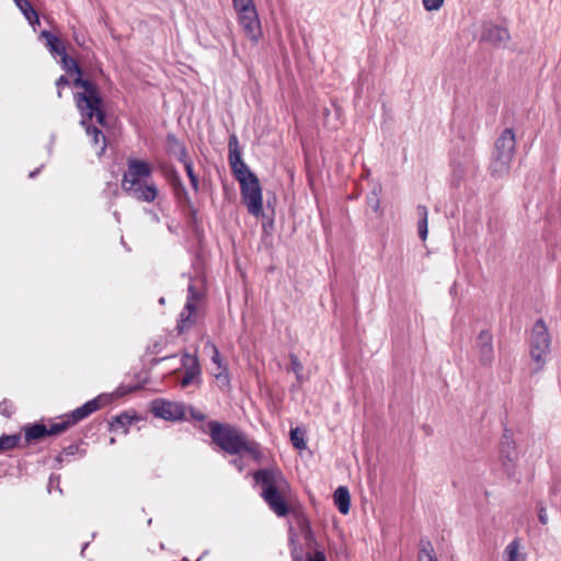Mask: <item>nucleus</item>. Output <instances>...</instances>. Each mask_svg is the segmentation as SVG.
<instances>
[{
  "instance_id": "2eb2a0df",
  "label": "nucleus",
  "mask_w": 561,
  "mask_h": 561,
  "mask_svg": "<svg viewBox=\"0 0 561 561\" xmlns=\"http://www.w3.org/2000/svg\"><path fill=\"white\" fill-rule=\"evenodd\" d=\"M481 39L495 47H505L511 39V35L504 26L485 23L482 27Z\"/></svg>"
},
{
  "instance_id": "39448f33",
  "label": "nucleus",
  "mask_w": 561,
  "mask_h": 561,
  "mask_svg": "<svg viewBox=\"0 0 561 561\" xmlns=\"http://www.w3.org/2000/svg\"><path fill=\"white\" fill-rule=\"evenodd\" d=\"M516 137L513 128H505L494 142L489 165L490 174L495 179H503L510 173L515 154Z\"/></svg>"
},
{
  "instance_id": "f8f14e48",
  "label": "nucleus",
  "mask_w": 561,
  "mask_h": 561,
  "mask_svg": "<svg viewBox=\"0 0 561 561\" xmlns=\"http://www.w3.org/2000/svg\"><path fill=\"white\" fill-rule=\"evenodd\" d=\"M151 412L157 417L175 422L184 419L185 407L180 402L159 399L152 402Z\"/></svg>"
},
{
  "instance_id": "49530a36",
  "label": "nucleus",
  "mask_w": 561,
  "mask_h": 561,
  "mask_svg": "<svg viewBox=\"0 0 561 561\" xmlns=\"http://www.w3.org/2000/svg\"><path fill=\"white\" fill-rule=\"evenodd\" d=\"M164 302H165V299H164L163 297H161V298L159 299V304H160V305H164Z\"/></svg>"
},
{
  "instance_id": "ea45409f",
  "label": "nucleus",
  "mask_w": 561,
  "mask_h": 561,
  "mask_svg": "<svg viewBox=\"0 0 561 561\" xmlns=\"http://www.w3.org/2000/svg\"><path fill=\"white\" fill-rule=\"evenodd\" d=\"M78 449V446L76 445H70L69 447L65 448L64 449V454L69 456V455H75L76 450Z\"/></svg>"
},
{
  "instance_id": "6e6552de",
  "label": "nucleus",
  "mask_w": 561,
  "mask_h": 561,
  "mask_svg": "<svg viewBox=\"0 0 561 561\" xmlns=\"http://www.w3.org/2000/svg\"><path fill=\"white\" fill-rule=\"evenodd\" d=\"M79 113L81 116L80 125L84 127L87 135L91 138V142L96 150V154L102 156L106 149V138L98 127L90 123L91 119L95 117L96 122L101 126L106 125V114L102 95L100 94V104L96 105L95 111H91V114H89V111Z\"/></svg>"
},
{
  "instance_id": "c85d7f7f",
  "label": "nucleus",
  "mask_w": 561,
  "mask_h": 561,
  "mask_svg": "<svg viewBox=\"0 0 561 561\" xmlns=\"http://www.w3.org/2000/svg\"><path fill=\"white\" fill-rule=\"evenodd\" d=\"M290 440L293 446L297 449H305L307 446L304 432L298 427L290 430Z\"/></svg>"
},
{
  "instance_id": "ddd939ff",
  "label": "nucleus",
  "mask_w": 561,
  "mask_h": 561,
  "mask_svg": "<svg viewBox=\"0 0 561 561\" xmlns=\"http://www.w3.org/2000/svg\"><path fill=\"white\" fill-rule=\"evenodd\" d=\"M473 351L482 366H490L494 359L493 335L489 330H481L473 342Z\"/></svg>"
},
{
  "instance_id": "f257e3e1",
  "label": "nucleus",
  "mask_w": 561,
  "mask_h": 561,
  "mask_svg": "<svg viewBox=\"0 0 561 561\" xmlns=\"http://www.w3.org/2000/svg\"><path fill=\"white\" fill-rule=\"evenodd\" d=\"M253 479L268 508L277 517L287 516L290 513L291 488L284 473L278 468H263L253 473Z\"/></svg>"
},
{
  "instance_id": "e433bc0d",
  "label": "nucleus",
  "mask_w": 561,
  "mask_h": 561,
  "mask_svg": "<svg viewBox=\"0 0 561 561\" xmlns=\"http://www.w3.org/2000/svg\"><path fill=\"white\" fill-rule=\"evenodd\" d=\"M12 412V405L9 402L4 401L0 403V414L11 416Z\"/></svg>"
},
{
  "instance_id": "f704fd0d",
  "label": "nucleus",
  "mask_w": 561,
  "mask_h": 561,
  "mask_svg": "<svg viewBox=\"0 0 561 561\" xmlns=\"http://www.w3.org/2000/svg\"><path fill=\"white\" fill-rule=\"evenodd\" d=\"M69 85V80L65 76H60L56 80V87H57V95L58 98H61V89Z\"/></svg>"
},
{
  "instance_id": "7ed1b4c3",
  "label": "nucleus",
  "mask_w": 561,
  "mask_h": 561,
  "mask_svg": "<svg viewBox=\"0 0 561 561\" xmlns=\"http://www.w3.org/2000/svg\"><path fill=\"white\" fill-rule=\"evenodd\" d=\"M61 66L68 73H76L73 79V85L77 92L73 94V100L79 112H87L91 114V111L96 110V105L100 104V89L99 87L89 79L82 77V70L79 67L76 59L69 57L67 51L59 55Z\"/></svg>"
},
{
  "instance_id": "f03ea898",
  "label": "nucleus",
  "mask_w": 561,
  "mask_h": 561,
  "mask_svg": "<svg viewBox=\"0 0 561 561\" xmlns=\"http://www.w3.org/2000/svg\"><path fill=\"white\" fill-rule=\"evenodd\" d=\"M151 165L141 160L128 159L127 170L122 179V188L130 197L152 203L158 197L159 190L151 179Z\"/></svg>"
},
{
  "instance_id": "bb28decb",
  "label": "nucleus",
  "mask_w": 561,
  "mask_h": 561,
  "mask_svg": "<svg viewBox=\"0 0 561 561\" xmlns=\"http://www.w3.org/2000/svg\"><path fill=\"white\" fill-rule=\"evenodd\" d=\"M18 434L0 436V453L13 449L20 442Z\"/></svg>"
},
{
  "instance_id": "c9c22d12",
  "label": "nucleus",
  "mask_w": 561,
  "mask_h": 561,
  "mask_svg": "<svg viewBox=\"0 0 561 561\" xmlns=\"http://www.w3.org/2000/svg\"><path fill=\"white\" fill-rule=\"evenodd\" d=\"M538 519L542 525L548 523L547 511L542 503L538 504Z\"/></svg>"
},
{
  "instance_id": "a211bd4d",
  "label": "nucleus",
  "mask_w": 561,
  "mask_h": 561,
  "mask_svg": "<svg viewBox=\"0 0 561 561\" xmlns=\"http://www.w3.org/2000/svg\"><path fill=\"white\" fill-rule=\"evenodd\" d=\"M213 350L211 362L217 365L218 371L215 373V378L221 381L225 386L229 387L230 378L227 366L222 363L220 353L217 346L213 343H208Z\"/></svg>"
},
{
  "instance_id": "1a4fd4ad",
  "label": "nucleus",
  "mask_w": 561,
  "mask_h": 561,
  "mask_svg": "<svg viewBox=\"0 0 561 561\" xmlns=\"http://www.w3.org/2000/svg\"><path fill=\"white\" fill-rule=\"evenodd\" d=\"M241 198L248 211L260 217L263 214V198L260 181L256 175L250 179H240Z\"/></svg>"
},
{
  "instance_id": "a878e982",
  "label": "nucleus",
  "mask_w": 561,
  "mask_h": 561,
  "mask_svg": "<svg viewBox=\"0 0 561 561\" xmlns=\"http://www.w3.org/2000/svg\"><path fill=\"white\" fill-rule=\"evenodd\" d=\"M244 451L250 455L254 460H260L262 458V450L259 443L254 440H249L244 437L243 443L240 447V453Z\"/></svg>"
},
{
  "instance_id": "79ce46f5",
  "label": "nucleus",
  "mask_w": 561,
  "mask_h": 561,
  "mask_svg": "<svg viewBox=\"0 0 561 561\" xmlns=\"http://www.w3.org/2000/svg\"><path fill=\"white\" fill-rule=\"evenodd\" d=\"M299 525L302 529H306L308 533L310 531V528H309V525H308V522L305 517H301L299 519Z\"/></svg>"
},
{
  "instance_id": "412c9836",
  "label": "nucleus",
  "mask_w": 561,
  "mask_h": 561,
  "mask_svg": "<svg viewBox=\"0 0 561 561\" xmlns=\"http://www.w3.org/2000/svg\"><path fill=\"white\" fill-rule=\"evenodd\" d=\"M334 504L342 514H347L351 507V495L346 486H339L334 491Z\"/></svg>"
},
{
  "instance_id": "09e8293b",
  "label": "nucleus",
  "mask_w": 561,
  "mask_h": 561,
  "mask_svg": "<svg viewBox=\"0 0 561 561\" xmlns=\"http://www.w3.org/2000/svg\"><path fill=\"white\" fill-rule=\"evenodd\" d=\"M87 547H88V542H87V543H84V546H83V548H82V551H81V553H82V554H83V552H84V550H85V548H87Z\"/></svg>"
},
{
  "instance_id": "5701e85b",
  "label": "nucleus",
  "mask_w": 561,
  "mask_h": 561,
  "mask_svg": "<svg viewBox=\"0 0 561 561\" xmlns=\"http://www.w3.org/2000/svg\"><path fill=\"white\" fill-rule=\"evenodd\" d=\"M133 416H130L127 413H122L112 419V421L110 422V430L115 432L118 430H123V433L127 434L128 426L133 423Z\"/></svg>"
},
{
  "instance_id": "9d476101",
  "label": "nucleus",
  "mask_w": 561,
  "mask_h": 561,
  "mask_svg": "<svg viewBox=\"0 0 561 561\" xmlns=\"http://www.w3.org/2000/svg\"><path fill=\"white\" fill-rule=\"evenodd\" d=\"M500 460L506 477L511 480H518L516 476L517 453L513 434L505 428L500 443Z\"/></svg>"
},
{
  "instance_id": "7c9ffc66",
  "label": "nucleus",
  "mask_w": 561,
  "mask_h": 561,
  "mask_svg": "<svg viewBox=\"0 0 561 561\" xmlns=\"http://www.w3.org/2000/svg\"><path fill=\"white\" fill-rule=\"evenodd\" d=\"M232 5L236 13H249L250 10L255 9V4L253 0H232Z\"/></svg>"
},
{
  "instance_id": "20e7f679",
  "label": "nucleus",
  "mask_w": 561,
  "mask_h": 561,
  "mask_svg": "<svg viewBox=\"0 0 561 561\" xmlns=\"http://www.w3.org/2000/svg\"><path fill=\"white\" fill-rule=\"evenodd\" d=\"M100 409V400L98 398L89 400L81 407L75 409L71 413L61 417V421L53 423L49 427L42 423H35L24 427V437L27 443L38 440L46 435H57L65 432L70 426L84 420L93 412Z\"/></svg>"
},
{
  "instance_id": "2f4dec72",
  "label": "nucleus",
  "mask_w": 561,
  "mask_h": 561,
  "mask_svg": "<svg viewBox=\"0 0 561 561\" xmlns=\"http://www.w3.org/2000/svg\"><path fill=\"white\" fill-rule=\"evenodd\" d=\"M202 299V293L195 288L193 282L187 287V298L185 304H191L197 308V302Z\"/></svg>"
},
{
  "instance_id": "f3484780",
  "label": "nucleus",
  "mask_w": 561,
  "mask_h": 561,
  "mask_svg": "<svg viewBox=\"0 0 561 561\" xmlns=\"http://www.w3.org/2000/svg\"><path fill=\"white\" fill-rule=\"evenodd\" d=\"M196 307L191 304H185L183 310L179 316L176 323V331L179 334H183L190 331L196 323Z\"/></svg>"
},
{
  "instance_id": "4c0bfd02",
  "label": "nucleus",
  "mask_w": 561,
  "mask_h": 561,
  "mask_svg": "<svg viewBox=\"0 0 561 561\" xmlns=\"http://www.w3.org/2000/svg\"><path fill=\"white\" fill-rule=\"evenodd\" d=\"M307 561H327V557L323 551H316L314 554L308 557Z\"/></svg>"
},
{
  "instance_id": "cd10ccee",
  "label": "nucleus",
  "mask_w": 561,
  "mask_h": 561,
  "mask_svg": "<svg viewBox=\"0 0 561 561\" xmlns=\"http://www.w3.org/2000/svg\"><path fill=\"white\" fill-rule=\"evenodd\" d=\"M184 165L185 172L188 176L190 183L195 192L199 188L198 176L195 174L193 169V162L190 158H186L184 161H181Z\"/></svg>"
},
{
  "instance_id": "393cba45",
  "label": "nucleus",
  "mask_w": 561,
  "mask_h": 561,
  "mask_svg": "<svg viewBox=\"0 0 561 561\" xmlns=\"http://www.w3.org/2000/svg\"><path fill=\"white\" fill-rule=\"evenodd\" d=\"M419 221H417V232L422 240H425L427 237V208L423 205H419L416 208Z\"/></svg>"
},
{
  "instance_id": "aec40b11",
  "label": "nucleus",
  "mask_w": 561,
  "mask_h": 561,
  "mask_svg": "<svg viewBox=\"0 0 561 561\" xmlns=\"http://www.w3.org/2000/svg\"><path fill=\"white\" fill-rule=\"evenodd\" d=\"M168 151L173 154L179 161H184L187 156L186 148L173 134L167 136Z\"/></svg>"
},
{
  "instance_id": "423d86ee",
  "label": "nucleus",
  "mask_w": 561,
  "mask_h": 561,
  "mask_svg": "<svg viewBox=\"0 0 561 561\" xmlns=\"http://www.w3.org/2000/svg\"><path fill=\"white\" fill-rule=\"evenodd\" d=\"M550 346L551 337L548 327L542 319H538L529 336L530 357L536 364L533 373H538L543 368L546 359L550 354Z\"/></svg>"
},
{
  "instance_id": "dca6fc26",
  "label": "nucleus",
  "mask_w": 561,
  "mask_h": 561,
  "mask_svg": "<svg viewBox=\"0 0 561 561\" xmlns=\"http://www.w3.org/2000/svg\"><path fill=\"white\" fill-rule=\"evenodd\" d=\"M182 366L185 368L184 376L181 380L182 387L190 386L194 379L201 374V367L196 355L184 353L181 358Z\"/></svg>"
},
{
  "instance_id": "c756f323",
  "label": "nucleus",
  "mask_w": 561,
  "mask_h": 561,
  "mask_svg": "<svg viewBox=\"0 0 561 561\" xmlns=\"http://www.w3.org/2000/svg\"><path fill=\"white\" fill-rule=\"evenodd\" d=\"M417 559L419 561H437L430 541L422 543Z\"/></svg>"
},
{
  "instance_id": "c03bdc74",
  "label": "nucleus",
  "mask_w": 561,
  "mask_h": 561,
  "mask_svg": "<svg viewBox=\"0 0 561 561\" xmlns=\"http://www.w3.org/2000/svg\"><path fill=\"white\" fill-rule=\"evenodd\" d=\"M150 215L154 221L159 222V216L156 213L150 211Z\"/></svg>"
},
{
  "instance_id": "0eeeda50",
  "label": "nucleus",
  "mask_w": 561,
  "mask_h": 561,
  "mask_svg": "<svg viewBox=\"0 0 561 561\" xmlns=\"http://www.w3.org/2000/svg\"><path fill=\"white\" fill-rule=\"evenodd\" d=\"M209 434L213 442L230 455L240 454V447L245 435L230 424L217 421L208 422Z\"/></svg>"
},
{
  "instance_id": "a19ab883",
  "label": "nucleus",
  "mask_w": 561,
  "mask_h": 561,
  "mask_svg": "<svg viewBox=\"0 0 561 561\" xmlns=\"http://www.w3.org/2000/svg\"><path fill=\"white\" fill-rule=\"evenodd\" d=\"M231 463H232L236 468H238V470H239V471H242V470H243V468H244V463H243V461H242L241 459H238V458H237V459H233V460L231 461Z\"/></svg>"
},
{
  "instance_id": "9b49d317",
  "label": "nucleus",
  "mask_w": 561,
  "mask_h": 561,
  "mask_svg": "<svg viewBox=\"0 0 561 561\" xmlns=\"http://www.w3.org/2000/svg\"><path fill=\"white\" fill-rule=\"evenodd\" d=\"M228 150H229V163L231 170L236 176V179L240 182V179H250L255 174L248 168V165L242 160L241 149L239 147L238 137L232 134L229 137L228 141Z\"/></svg>"
},
{
  "instance_id": "b1692460",
  "label": "nucleus",
  "mask_w": 561,
  "mask_h": 561,
  "mask_svg": "<svg viewBox=\"0 0 561 561\" xmlns=\"http://www.w3.org/2000/svg\"><path fill=\"white\" fill-rule=\"evenodd\" d=\"M505 561H526V556L519 552V540L514 539L505 548Z\"/></svg>"
},
{
  "instance_id": "4468645a",
  "label": "nucleus",
  "mask_w": 561,
  "mask_h": 561,
  "mask_svg": "<svg viewBox=\"0 0 561 561\" xmlns=\"http://www.w3.org/2000/svg\"><path fill=\"white\" fill-rule=\"evenodd\" d=\"M238 23L240 24L244 35L254 44H257L263 36L261 21L256 8L250 10L249 13H238Z\"/></svg>"
},
{
  "instance_id": "a18cd8bd",
  "label": "nucleus",
  "mask_w": 561,
  "mask_h": 561,
  "mask_svg": "<svg viewBox=\"0 0 561 561\" xmlns=\"http://www.w3.org/2000/svg\"><path fill=\"white\" fill-rule=\"evenodd\" d=\"M54 481H55V478H54V477H50V479H49V485H48V491H49V492H51V489H50V488L53 486Z\"/></svg>"
},
{
  "instance_id": "6ab92c4d",
  "label": "nucleus",
  "mask_w": 561,
  "mask_h": 561,
  "mask_svg": "<svg viewBox=\"0 0 561 561\" xmlns=\"http://www.w3.org/2000/svg\"><path fill=\"white\" fill-rule=\"evenodd\" d=\"M41 37L45 39V44L51 55L59 56L65 54L66 48L58 36L53 34L50 31L44 30L41 32Z\"/></svg>"
},
{
  "instance_id": "72a5a7b5",
  "label": "nucleus",
  "mask_w": 561,
  "mask_h": 561,
  "mask_svg": "<svg viewBox=\"0 0 561 561\" xmlns=\"http://www.w3.org/2000/svg\"><path fill=\"white\" fill-rule=\"evenodd\" d=\"M445 0H422L423 7L426 11H437L442 8Z\"/></svg>"
},
{
  "instance_id": "58836bf2",
  "label": "nucleus",
  "mask_w": 561,
  "mask_h": 561,
  "mask_svg": "<svg viewBox=\"0 0 561 561\" xmlns=\"http://www.w3.org/2000/svg\"><path fill=\"white\" fill-rule=\"evenodd\" d=\"M190 414L196 421H205L206 420V415L204 413H202L201 411L195 410L194 408H190Z\"/></svg>"
},
{
  "instance_id": "37998d69",
  "label": "nucleus",
  "mask_w": 561,
  "mask_h": 561,
  "mask_svg": "<svg viewBox=\"0 0 561 561\" xmlns=\"http://www.w3.org/2000/svg\"><path fill=\"white\" fill-rule=\"evenodd\" d=\"M41 169H42V167H41V168L35 169V170H34V171H32V172H30V175H28V176H30L31 179H34V178H35V176L41 172Z\"/></svg>"
},
{
  "instance_id": "4be33fe9",
  "label": "nucleus",
  "mask_w": 561,
  "mask_h": 561,
  "mask_svg": "<svg viewBox=\"0 0 561 561\" xmlns=\"http://www.w3.org/2000/svg\"><path fill=\"white\" fill-rule=\"evenodd\" d=\"M14 2L32 26L39 24L38 14L28 0H14Z\"/></svg>"
},
{
  "instance_id": "473e14b6",
  "label": "nucleus",
  "mask_w": 561,
  "mask_h": 561,
  "mask_svg": "<svg viewBox=\"0 0 561 561\" xmlns=\"http://www.w3.org/2000/svg\"><path fill=\"white\" fill-rule=\"evenodd\" d=\"M289 358H290L291 370L295 373L297 380L300 381L304 366L297 355L290 354Z\"/></svg>"
},
{
  "instance_id": "de8ad7c7",
  "label": "nucleus",
  "mask_w": 561,
  "mask_h": 561,
  "mask_svg": "<svg viewBox=\"0 0 561 561\" xmlns=\"http://www.w3.org/2000/svg\"><path fill=\"white\" fill-rule=\"evenodd\" d=\"M110 444H111V445L115 444V438H114V437H112V438L110 439Z\"/></svg>"
}]
</instances>
